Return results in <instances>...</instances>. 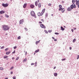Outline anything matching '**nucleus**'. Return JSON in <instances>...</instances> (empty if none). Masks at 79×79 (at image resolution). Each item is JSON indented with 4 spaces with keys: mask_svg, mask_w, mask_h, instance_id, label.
Segmentation results:
<instances>
[{
    "mask_svg": "<svg viewBox=\"0 0 79 79\" xmlns=\"http://www.w3.org/2000/svg\"><path fill=\"white\" fill-rule=\"evenodd\" d=\"M35 66H37V65H35Z\"/></svg>",
    "mask_w": 79,
    "mask_h": 79,
    "instance_id": "64",
    "label": "nucleus"
},
{
    "mask_svg": "<svg viewBox=\"0 0 79 79\" xmlns=\"http://www.w3.org/2000/svg\"><path fill=\"white\" fill-rule=\"evenodd\" d=\"M72 48L71 47L69 48L70 50H71Z\"/></svg>",
    "mask_w": 79,
    "mask_h": 79,
    "instance_id": "53",
    "label": "nucleus"
},
{
    "mask_svg": "<svg viewBox=\"0 0 79 79\" xmlns=\"http://www.w3.org/2000/svg\"><path fill=\"white\" fill-rule=\"evenodd\" d=\"M10 53H11V52L10 51L8 52H7L6 53V54L7 55H9V54H10Z\"/></svg>",
    "mask_w": 79,
    "mask_h": 79,
    "instance_id": "16",
    "label": "nucleus"
},
{
    "mask_svg": "<svg viewBox=\"0 0 79 79\" xmlns=\"http://www.w3.org/2000/svg\"><path fill=\"white\" fill-rule=\"evenodd\" d=\"M70 7L72 9H73V8H76V5L74 4H73L71 5Z\"/></svg>",
    "mask_w": 79,
    "mask_h": 79,
    "instance_id": "2",
    "label": "nucleus"
},
{
    "mask_svg": "<svg viewBox=\"0 0 79 79\" xmlns=\"http://www.w3.org/2000/svg\"><path fill=\"white\" fill-rule=\"evenodd\" d=\"M4 69L3 68V67H0V70H2V71H3V70Z\"/></svg>",
    "mask_w": 79,
    "mask_h": 79,
    "instance_id": "25",
    "label": "nucleus"
},
{
    "mask_svg": "<svg viewBox=\"0 0 79 79\" xmlns=\"http://www.w3.org/2000/svg\"><path fill=\"white\" fill-rule=\"evenodd\" d=\"M45 32L47 34L48 33V31H47L45 30Z\"/></svg>",
    "mask_w": 79,
    "mask_h": 79,
    "instance_id": "41",
    "label": "nucleus"
},
{
    "mask_svg": "<svg viewBox=\"0 0 79 79\" xmlns=\"http://www.w3.org/2000/svg\"><path fill=\"white\" fill-rule=\"evenodd\" d=\"M13 69V67H12L11 68H10V69L11 70V69Z\"/></svg>",
    "mask_w": 79,
    "mask_h": 79,
    "instance_id": "43",
    "label": "nucleus"
},
{
    "mask_svg": "<svg viewBox=\"0 0 79 79\" xmlns=\"http://www.w3.org/2000/svg\"><path fill=\"white\" fill-rule=\"evenodd\" d=\"M66 60V58H64V59H61L62 61H64V60Z\"/></svg>",
    "mask_w": 79,
    "mask_h": 79,
    "instance_id": "34",
    "label": "nucleus"
},
{
    "mask_svg": "<svg viewBox=\"0 0 79 79\" xmlns=\"http://www.w3.org/2000/svg\"><path fill=\"white\" fill-rule=\"evenodd\" d=\"M2 29L4 31H8L10 29V27L8 25H4L2 26Z\"/></svg>",
    "mask_w": 79,
    "mask_h": 79,
    "instance_id": "1",
    "label": "nucleus"
},
{
    "mask_svg": "<svg viewBox=\"0 0 79 79\" xmlns=\"http://www.w3.org/2000/svg\"><path fill=\"white\" fill-rule=\"evenodd\" d=\"M12 60H14V59H15V58H14V57H12Z\"/></svg>",
    "mask_w": 79,
    "mask_h": 79,
    "instance_id": "56",
    "label": "nucleus"
},
{
    "mask_svg": "<svg viewBox=\"0 0 79 79\" xmlns=\"http://www.w3.org/2000/svg\"><path fill=\"white\" fill-rule=\"evenodd\" d=\"M42 13H40V12H39L38 13V16H42L43 15H41Z\"/></svg>",
    "mask_w": 79,
    "mask_h": 79,
    "instance_id": "10",
    "label": "nucleus"
},
{
    "mask_svg": "<svg viewBox=\"0 0 79 79\" xmlns=\"http://www.w3.org/2000/svg\"><path fill=\"white\" fill-rule=\"evenodd\" d=\"M25 29L26 31H28V29H27V28L26 27L25 28Z\"/></svg>",
    "mask_w": 79,
    "mask_h": 79,
    "instance_id": "35",
    "label": "nucleus"
},
{
    "mask_svg": "<svg viewBox=\"0 0 79 79\" xmlns=\"http://www.w3.org/2000/svg\"><path fill=\"white\" fill-rule=\"evenodd\" d=\"M31 15L32 16H35V13L34 11H31Z\"/></svg>",
    "mask_w": 79,
    "mask_h": 79,
    "instance_id": "4",
    "label": "nucleus"
},
{
    "mask_svg": "<svg viewBox=\"0 0 79 79\" xmlns=\"http://www.w3.org/2000/svg\"><path fill=\"white\" fill-rule=\"evenodd\" d=\"M73 9L71 8V7H69L67 9V10L68 11H71Z\"/></svg>",
    "mask_w": 79,
    "mask_h": 79,
    "instance_id": "6",
    "label": "nucleus"
},
{
    "mask_svg": "<svg viewBox=\"0 0 79 79\" xmlns=\"http://www.w3.org/2000/svg\"><path fill=\"white\" fill-rule=\"evenodd\" d=\"M54 41H56V39L54 40Z\"/></svg>",
    "mask_w": 79,
    "mask_h": 79,
    "instance_id": "59",
    "label": "nucleus"
},
{
    "mask_svg": "<svg viewBox=\"0 0 79 79\" xmlns=\"http://www.w3.org/2000/svg\"><path fill=\"white\" fill-rule=\"evenodd\" d=\"M54 76H57L58 75V74H57V73H54Z\"/></svg>",
    "mask_w": 79,
    "mask_h": 79,
    "instance_id": "23",
    "label": "nucleus"
},
{
    "mask_svg": "<svg viewBox=\"0 0 79 79\" xmlns=\"http://www.w3.org/2000/svg\"><path fill=\"white\" fill-rule=\"evenodd\" d=\"M40 1L39 0H38V2L39 3V2Z\"/></svg>",
    "mask_w": 79,
    "mask_h": 79,
    "instance_id": "58",
    "label": "nucleus"
},
{
    "mask_svg": "<svg viewBox=\"0 0 79 79\" xmlns=\"http://www.w3.org/2000/svg\"><path fill=\"white\" fill-rule=\"evenodd\" d=\"M75 2H76V5H79V1L76 0Z\"/></svg>",
    "mask_w": 79,
    "mask_h": 79,
    "instance_id": "8",
    "label": "nucleus"
},
{
    "mask_svg": "<svg viewBox=\"0 0 79 79\" xmlns=\"http://www.w3.org/2000/svg\"><path fill=\"white\" fill-rule=\"evenodd\" d=\"M40 42V40H39L38 41H36L35 44L36 45H37V44H39V43Z\"/></svg>",
    "mask_w": 79,
    "mask_h": 79,
    "instance_id": "17",
    "label": "nucleus"
},
{
    "mask_svg": "<svg viewBox=\"0 0 79 79\" xmlns=\"http://www.w3.org/2000/svg\"><path fill=\"white\" fill-rule=\"evenodd\" d=\"M13 79H16V77H13Z\"/></svg>",
    "mask_w": 79,
    "mask_h": 79,
    "instance_id": "37",
    "label": "nucleus"
},
{
    "mask_svg": "<svg viewBox=\"0 0 79 79\" xmlns=\"http://www.w3.org/2000/svg\"><path fill=\"white\" fill-rule=\"evenodd\" d=\"M24 22V20H23V19H22V20H20L19 21V24H21V23H23Z\"/></svg>",
    "mask_w": 79,
    "mask_h": 79,
    "instance_id": "9",
    "label": "nucleus"
},
{
    "mask_svg": "<svg viewBox=\"0 0 79 79\" xmlns=\"http://www.w3.org/2000/svg\"><path fill=\"white\" fill-rule=\"evenodd\" d=\"M35 4L36 6H37V4H38L37 1H36L35 2Z\"/></svg>",
    "mask_w": 79,
    "mask_h": 79,
    "instance_id": "18",
    "label": "nucleus"
},
{
    "mask_svg": "<svg viewBox=\"0 0 79 79\" xmlns=\"http://www.w3.org/2000/svg\"><path fill=\"white\" fill-rule=\"evenodd\" d=\"M8 58V56H5L4 57V58Z\"/></svg>",
    "mask_w": 79,
    "mask_h": 79,
    "instance_id": "24",
    "label": "nucleus"
},
{
    "mask_svg": "<svg viewBox=\"0 0 79 79\" xmlns=\"http://www.w3.org/2000/svg\"><path fill=\"white\" fill-rule=\"evenodd\" d=\"M39 23H40V24H42V22H39Z\"/></svg>",
    "mask_w": 79,
    "mask_h": 79,
    "instance_id": "48",
    "label": "nucleus"
},
{
    "mask_svg": "<svg viewBox=\"0 0 79 79\" xmlns=\"http://www.w3.org/2000/svg\"><path fill=\"white\" fill-rule=\"evenodd\" d=\"M34 63H32L31 64V65H34Z\"/></svg>",
    "mask_w": 79,
    "mask_h": 79,
    "instance_id": "47",
    "label": "nucleus"
},
{
    "mask_svg": "<svg viewBox=\"0 0 79 79\" xmlns=\"http://www.w3.org/2000/svg\"><path fill=\"white\" fill-rule=\"evenodd\" d=\"M79 55H78V56H77V60H78V59H79Z\"/></svg>",
    "mask_w": 79,
    "mask_h": 79,
    "instance_id": "44",
    "label": "nucleus"
},
{
    "mask_svg": "<svg viewBox=\"0 0 79 79\" xmlns=\"http://www.w3.org/2000/svg\"><path fill=\"white\" fill-rule=\"evenodd\" d=\"M45 17H46V18H47V17L48 16V14H46V15H45Z\"/></svg>",
    "mask_w": 79,
    "mask_h": 79,
    "instance_id": "31",
    "label": "nucleus"
},
{
    "mask_svg": "<svg viewBox=\"0 0 79 79\" xmlns=\"http://www.w3.org/2000/svg\"><path fill=\"white\" fill-rule=\"evenodd\" d=\"M61 30H62V31H64V28H63V27H60Z\"/></svg>",
    "mask_w": 79,
    "mask_h": 79,
    "instance_id": "19",
    "label": "nucleus"
},
{
    "mask_svg": "<svg viewBox=\"0 0 79 79\" xmlns=\"http://www.w3.org/2000/svg\"><path fill=\"white\" fill-rule=\"evenodd\" d=\"M2 6L5 8L6 7H7L8 6V3H2Z\"/></svg>",
    "mask_w": 79,
    "mask_h": 79,
    "instance_id": "3",
    "label": "nucleus"
},
{
    "mask_svg": "<svg viewBox=\"0 0 79 79\" xmlns=\"http://www.w3.org/2000/svg\"><path fill=\"white\" fill-rule=\"evenodd\" d=\"M19 57H17L16 58V60H19Z\"/></svg>",
    "mask_w": 79,
    "mask_h": 79,
    "instance_id": "28",
    "label": "nucleus"
},
{
    "mask_svg": "<svg viewBox=\"0 0 79 79\" xmlns=\"http://www.w3.org/2000/svg\"><path fill=\"white\" fill-rule=\"evenodd\" d=\"M55 34H56V35H58L59 34V33L55 32Z\"/></svg>",
    "mask_w": 79,
    "mask_h": 79,
    "instance_id": "36",
    "label": "nucleus"
},
{
    "mask_svg": "<svg viewBox=\"0 0 79 79\" xmlns=\"http://www.w3.org/2000/svg\"><path fill=\"white\" fill-rule=\"evenodd\" d=\"M75 41H76V39H74L73 40V43L75 42Z\"/></svg>",
    "mask_w": 79,
    "mask_h": 79,
    "instance_id": "27",
    "label": "nucleus"
},
{
    "mask_svg": "<svg viewBox=\"0 0 79 79\" xmlns=\"http://www.w3.org/2000/svg\"><path fill=\"white\" fill-rule=\"evenodd\" d=\"M30 7L32 8H33L34 7V5L32 4H31V5H30Z\"/></svg>",
    "mask_w": 79,
    "mask_h": 79,
    "instance_id": "15",
    "label": "nucleus"
},
{
    "mask_svg": "<svg viewBox=\"0 0 79 79\" xmlns=\"http://www.w3.org/2000/svg\"><path fill=\"white\" fill-rule=\"evenodd\" d=\"M73 29H74V30H76V28H74Z\"/></svg>",
    "mask_w": 79,
    "mask_h": 79,
    "instance_id": "54",
    "label": "nucleus"
},
{
    "mask_svg": "<svg viewBox=\"0 0 79 79\" xmlns=\"http://www.w3.org/2000/svg\"><path fill=\"white\" fill-rule=\"evenodd\" d=\"M7 60H8V58H7L6 59Z\"/></svg>",
    "mask_w": 79,
    "mask_h": 79,
    "instance_id": "61",
    "label": "nucleus"
},
{
    "mask_svg": "<svg viewBox=\"0 0 79 79\" xmlns=\"http://www.w3.org/2000/svg\"><path fill=\"white\" fill-rule=\"evenodd\" d=\"M59 7L60 8H61V7H62V6L61 5H59Z\"/></svg>",
    "mask_w": 79,
    "mask_h": 79,
    "instance_id": "29",
    "label": "nucleus"
},
{
    "mask_svg": "<svg viewBox=\"0 0 79 79\" xmlns=\"http://www.w3.org/2000/svg\"><path fill=\"white\" fill-rule=\"evenodd\" d=\"M64 3V1H62V3Z\"/></svg>",
    "mask_w": 79,
    "mask_h": 79,
    "instance_id": "50",
    "label": "nucleus"
},
{
    "mask_svg": "<svg viewBox=\"0 0 79 79\" xmlns=\"http://www.w3.org/2000/svg\"><path fill=\"white\" fill-rule=\"evenodd\" d=\"M35 18H36V16H35Z\"/></svg>",
    "mask_w": 79,
    "mask_h": 79,
    "instance_id": "63",
    "label": "nucleus"
},
{
    "mask_svg": "<svg viewBox=\"0 0 79 79\" xmlns=\"http://www.w3.org/2000/svg\"><path fill=\"white\" fill-rule=\"evenodd\" d=\"M52 30H49L48 31V32H52Z\"/></svg>",
    "mask_w": 79,
    "mask_h": 79,
    "instance_id": "33",
    "label": "nucleus"
},
{
    "mask_svg": "<svg viewBox=\"0 0 79 79\" xmlns=\"http://www.w3.org/2000/svg\"><path fill=\"white\" fill-rule=\"evenodd\" d=\"M27 61V59L25 58L23 60V62H26Z\"/></svg>",
    "mask_w": 79,
    "mask_h": 79,
    "instance_id": "21",
    "label": "nucleus"
},
{
    "mask_svg": "<svg viewBox=\"0 0 79 79\" xmlns=\"http://www.w3.org/2000/svg\"><path fill=\"white\" fill-rule=\"evenodd\" d=\"M39 52V49H38L36 50L35 51V53H37V52Z\"/></svg>",
    "mask_w": 79,
    "mask_h": 79,
    "instance_id": "22",
    "label": "nucleus"
},
{
    "mask_svg": "<svg viewBox=\"0 0 79 79\" xmlns=\"http://www.w3.org/2000/svg\"><path fill=\"white\" fill-rule=\"evenodd\" d=\"M15 50L14 52H12V53L13 54H14V53H15Z\"/></svg>",
    "mask_w": 79,
    "mask_h": 79,
    "instance_id": "42",
    "label": "nucleus"
},
{
    "mask_svg": "<svg viewBox=\"0 0 79 79\" xmlns=\"http://www.w3.org/2000/svg\"><path fill=\"white\" fill-rule=\"evenodd\" d=\"M72 2L73 4H74L75 3V0H72Z\"/></svg>",
    "mask_w": 79,
    "mask_h": 79,
    "instance_id": "20",
    "label": "nucleus"
},
{
    "mask_svg": "<svg viewBox=\"0 0 79 79\" xmlns=\"http://www.w3.org/2000/svg\"><path fill=\"white\" fill-rule=\"evenodd\" d=\"M9 50L8 48H6V49H5V51L6 52V51H7V50Z\"/></svg>",
    "mask_w": 79,
    "mask_h": 79,
    "instance_id": "30",
    "label": "nucleus"
},
{
    "mask_svg": "<svg viewBox=\"0 0 79 79\" xmlns=\"http://www.w3.org/2000/svg\"><path fill=\"white\" fill-rule=\"evenodd\" d=\"M16 48H17V47H16V46L14 47V49H16Z\"/></svg>",
    "mask_w": 79,
    "mask_h": 79,
    "instance_id": "39",
    "label": "nucleus"
},
{
    "mask_svg": "<svg viewBox=\"0 0 79 79\" xmlns=\"http://www.w3.org/2000/svg\"><path fill=\"white\" fill-rule=\"evenodd\" d=\"M41 21H42L43 22H44V19H41Z\"/></svg>",
    "mask_w": 79,
    "mask_h": 79,
    "instance_id": "46",
    "label": "nucleus"
},
{
    "mask_svg": "<svg viewBox=\"0 0 79 79\" xmlns=\"http://www.w3.org/2000/svg\"><path fill=\"white\" fill-rule=\"evenodd\" d=\"M5 79H8V77H6L5 78Z\"/></svg>",
    "mask_w": 79,
    "mask_h": 79,
    "instance_id": "55",
    "label": "nucleus"
},
{
    "mask_svg": "<svg viewBox=\"0 0 79 79\" xmlns=\"http://www.w3.org/2000/svg\"><path fill=\"white\" fill-rule=\"evenodd\" d=\"M52 38L53 39H55V38H54L53 37H52Z\"/></svg>",
    "mask_w": 79,
    "mask_h": 79,
    "instance_id": "57",
    "label": "nucleus"
},
{
    "mask_svg": "<svg viewBox=\"0 0 79 79\" xmlns=\"http://www.w3.org/2000/svg\"><path fill=\"white\" fill-rule=\"evenodd\" d=\"M38 5L39 8H40V7H41V4L40 3H39V4H38Z\"/></svg>",
    "mask_w": 79,
    "mask_h": 79,
    "instance_id": "12",
    "label": "nucleus"
},
{
    "mask_svg": "<svg viewBox=\"0 0 79 79\" xmlns=\"http://www.w3.org/2000/svg\"><path fill=\"white\" fill-rule=\"evenodd\" d=\"M62 9V8H60L59 9V11H61V10Z\"/></svg>",
    "mask_w": 79,
    "mask_h": 79,
    "instance_id": "38",
    "label": "nucleus"
},
{
    "mask_svg": "<svg viewBox=\"0 0 79 79\" xmlns=\"http://www.w3.org/2000/svg\"><path fill=\"white\" fill-rule=\"evenodd\" d=\"M37 64V62H36L35 63V64Z\"/></svg>",
    "mask_w": 79,
    "mask_h": 79,
    "instance_id": "62",
    "label": "nucleus"
},
{
    "mask_svg": "<svg viewBox=\"0 0 79 79\" xmlns=\"http://www.w3.org/2000/svg\"><path fill=\"white\" fill-rule=\"evenodd\" d=\"M48 6H51V5H52L51 4V3H49L48 4Z\"/></svg>",
    "mask_w": 79,
    "mask_h": 79,
    "instance_id": "45",
    "label": "nucleus"
},
{
    "mask_svg": "<svg viewBox=\"0 0 79 79\" xmlns=\"http://www.w3.org/2000/svg\"><path fill=\"white\" fill-rule=\"evenodd\" d=\"M5 11L3 10H2L0 11V14H3V13H5Z\"/></svg>",
    "mask_w": 79,
    "mask_h": 79,
    "instance_id": "11",
    "label": "nucleus"
},
{
    "mask_svg": "<svg viewBox=\"0 0 79 79\" xmlns=\"http://www.w3.org/2000/svg\"><path fill=\"white\" fill-rule=\"evenodd\" d=\"M26 6H27V4L25 3L23 5V8H25L26 7Z\"/></svg>",
    "mask_w": 79,
    "mask_h": 79,
    "instance_id": "13",
    "label": "nucleus"
},
{
    "mask_svg": "<svg viewBox=\"0 0 79 79\" xmlns=\"http://www.w3.org/2000/svg\"><path fill=\"white\" fill-rule=\"evenodd\" d=\"M61 11L62 13H64V8H62Z\"/></svg>",
    "mask_w": 79,
    "mask_h": 79,
    "instance_id": "14",
    "label": "nucleus"
},
{
    "mask_svg": "<svg viewBox=\"0 0 79 79\" xmlns=\"http://www.w3.org/2000/svg\"><path fill=\"white\" fill-rule=\"evenodd\" d=\"M21 39V36H19L18 37V39Z\"/></svg>",
    "mask_w": 79,
    "mask_h": 79,
    "instance_id": "32",
    "label": "nucleus"
},
{
    "mask_svg": "<svg viewBox=\"0 0 79 79\" xmlns=\"http://www.w3.org/2000/svg\"><path fill=\"white\" fill-rule=\"evenodd\" d=\"M56 66L54 67V69H56Z\"/></svg>",
    "mask_w": 79,
    "mask_h": 79,
    "instance_id": "52",
    "label": "nucleus"
},
{
    "mask_svg": "<svg viewBox=\"0 0 79 79\" xmlns=\"http://www.w3.org/2000/svg\"><path fill=\"white\" fill-rule=\"evenodd\" d=\"M10 74H13V72H10Z\"/></svg>",
    "mask_w": 79,
    "mask_h": 79,
    "instance_id": "51",
    "label": "nucleus"
},
{
    "mask_svg": "<svg viewBox=\"0 0 79 79\" xmlns=\"http://www.w3.org/2000/svg\"><path fill=\"white\" fill-rule=\"evenodd\" d=\"M71 31L72 32H74V30H73V29H72Z\"/></svg>",
    "mask_w": 79,
    "mask_h": 79,
    "instance_id": "49",
    "label": "nucleus"
},
{
    "mask_svg": "<svg viewBox=\"0 0 79 79\" xmlns=\"http://www.w3.org/2000/svg\"><path fill=\"white\" fill-rule=\"evenodd\" d=\"M45 9H44L43 10H42V12H41V15H43L44 13V12H45Z\"/></svg>",
    "mask_w": 79,
    "mask_h": 79,
    "instance_id": "7",
    "label": "nucleus"
},
{
    "mask_svg": "<svg viewBox=\"0 0 79 79\" xmlns=\"http://www.w3.org/2000/svg\"><path fill=\"white\" fill-rule=\"evenodd\" d=\"M4 48V46H2L1 48V49H3V48Z\"/></svg>",
    "mask_w": 79,
    "mask_h": 79,
    "instance_id": "40",
    "label": "nucleus"
},
{
    "mask_svg": "<svg viewBox=\"0 0 79 79\" xmlns=\"http://www.w3.org/2000/svg\"><path fill=\"white\" fill-rule=\"evenodd\" d=\"M40 27H42V28H44V29H45L46 28V27H45V26H44V24H41L40 25Z\"/></svg>",
    "mask_w": 79,
    "mask_h": 79,
    "instance_id": "5",
    "label": "nucleus"
},
{
    "mask_svg": "<svg viewBox=\"0 0 79 79\" xmlns=\"http://www.w3.org/2000/svg\"><path fill=\"white\" fill-rule=\"evenodd\" d=\"M27 54V52H26V54H25V55H26Z\"/></svg>",
    "mask_w": 79,
    "mask_h": 79,
    "instance_id": "60",
    "label": "nucleus"
},
{
    "mask_svg": "<svg viewBox=\"0 0 79 79\" xmlns=\"http://www.w3.org/2000/svg\"><path fill=\"white\" fill-rule=\"evenodd\" d=\"M5 16L6 18H9V15H7L6 14L5 15Z\"/></svg>",
    "mask_w": 79,
    "mask_h": 79,
    "instance_id": "26",
    "label": "nucleus"
}]
</instances>
